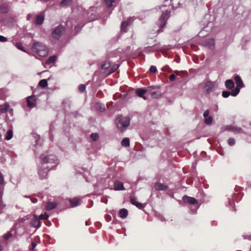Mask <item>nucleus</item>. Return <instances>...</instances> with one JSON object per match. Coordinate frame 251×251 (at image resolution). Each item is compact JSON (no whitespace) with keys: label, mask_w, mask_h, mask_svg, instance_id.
Wrapping results in <instances>:
<instances>
[{"label":"nucleus","mask_w":251,"mask_h":251,"mask_svg":"<svg viewBox=\"0 0 251 251\" xmlns=\"http://www.w3.org/2000/svg\"><path fill=\"white\" fill-rule=\"evenodd\" d=\"M85 224H86V225H87V226L89 225V222H88V221H86V222H85Z\"/></svg>","instance_id":"obj_55"},{"label":"nucleus","mask_w":251,"mask_h":251,"mask_svg":"<svg viewBox=\"0 0 251 251\" xmlns=\"http://www.w3.org/2000/svg\"><path fill=\"white\" fill-rule=\"evenodd\" d=\"M106 219H107V220L108 221H109L110 220V218H106Z\"/></svg>","instance_id":"obj_59"},{"label":"nucleus","mask_w":251,"mask_h":251,"mask_svg":"<svg viewBox=\"0 0 251 251\" xmlns=\"http://www.w3.org/2000/svg\"><path fill=\"white\" fill-rule=\"evenodd\" d=\"M65 32V28L61 25L57 26L52 32V37L57 40L63 35Z\"/></svg>","instance_id":"obj_4"},{"label":"nucleus","mask_w":251,"mask_h":251,"mask_svg":"<svg viewBox=\"0 0 251 251\" xmlns=\"http://www.w3.org/2000/svg\"><path fill=\"white\" fill-rule=\"evenodd\" d=\"M133 22L132 18L130 17L126 21H123L121 25V30L122 32H126V27Z\"/></svg>","instance_id":"obj_5"},{"label":"nucleus","mask_w":251,"mask_h":251,"mask_svg":"<svg viewBox=\"0 0 251 251\" xmlns=\"http://www.w3.org/2000/svg\"><path fill=\"white\" fill-rule=\"evenodd\" d=\"M182 199L185 203H188L193 205H196L198 203L197 200L193 197L185 196L183 197Z\"/></svg>","instance_id":"obj_7"},{"label":"nucleus","mask_w":251,"mask_h":251,"mask_svg":"<svg viewBox=\"0 0 251 251\" xmlns=\"http://www.w3.org/2000/svg\"><path fill=\"white\" fill-rule=\"evenodd\" d=\"M230 95V93L229 91H224L222 92V96L224 98H228Z\"/></svg>","instance_id":"obj_35"},{"label":"nucleus","mask_w":251,"mask_h":251,"mask_svg":"<svg viewBox=\"0 0 251 251\" xmlns=\"http://www.w3.org/2000/svg\"><path fill=\"white\" fill-rule=\"evenodd\" d=\"M147 90L145 89L138 88L136 90V94L137 95L141 98H143L144 100H146L145 97L144 96V94L147 92Z\"/></svg>","instance_id":"obj_12"},{"label":"nucleus","mask_w":251,"mask_h":251,"mask_svg":"<svg viewBox=\"0 0 251 251\" xmlns=\"http://www.w3.org/2000/svg\"><path fill=\"white\" fill-rule=\"evenodd\" d=\"M215 86V84L214 82L212 81H207L204 86V91L205 92L208 94L210 93L213 89L214 88Z\"/></svg>","instance_id":"obj_8"},{"label":"nucleus","mask_w":251,"mask_h":251,"mask_svg":"<svg viewBox=\"0 0 251 251\" xmlns=\"http://www.w3.org/2000/svg\"><path fill=\"white\" fill-rule=\"evenodd\" d=\"M225 85L227 89L231 90L234 88V83L232 80L228 79L226 81Z\"/></svg>","instance_id":"obj_18"},{"label":"nucleus","mask_w":251,"mask_h":251,"mask_svg":"<svg viewBox=\"0 0 251 251\" xmlns=\"http://www.w3.org/2000/svg\"><path fill=\"white\" fill-rule=\"evenodd\" d=\"M121 145L123 147H128L130 145V141L128 138H125L121 142Z\"/></svg>","instance_id":"obj_23"},{"label":"nucleus","mask_w":251,"mask_h":251,"mask_svg":"<svg viewBox=\"0 0 251 251\" xmlns=\"http://www.w3.org/2000/svg\"><path fill=\"white\" fill-rule=\"evenodd\" d=\"M4 182L2 175L0 173V184H3Z\"/></svg>","instance_id":"obj_48"},{"label":"nucleus","mask_w":251,"mask_h":251,"mask_svg":"<svg viewBox=\"0 0 251 251\" xmlns=\"http://www.w3.org/2000/svg\"><path fill=\"white\" fill-rule=\"evenodd\" d=\"M119 67V66L118 65H115L112 68V72L115 71Z\"/></svg>","instance_id":"obj_49"},{"label":"nucleus","mask_w":251,"mask_h":251,"mask_svg":"<svg viewBox=\"0 0 251 251\" xmlns=\"http://www.w3.org/2000/svg\"><path fill=\"white\" fill-rule=\"evenodd\" d=\"M9 11V7L6 3L0 5V13H6Z\"/></svg>","instance_id":"obj_16"},{"label":"nucleus","mask_w":251,"mask_h":251,"mask_svg":"<svg viewBox=\"0 0 251 251\" xmlns=\"http://www.w3.org/2000/svg\"><path fill=\"white\" fill-rule=\"evenodd\" d=\"M162 70H163V71H165V70L164 69V68H162Z\"/></svg>","instance_id":"obj_60"},{"label":"nucleus","mask_w":251,"mask_h":251,"mask_svg":"<svg viewBox=\"0 0 251 251\" xmlns=\"http://www.w3.org/2000/svg\"><path fill=\"white\" fill-rule=\"evenodd\" d=\"M41 159L44 163H47L49 162L48 157L46 156L42 157Z\"/></svg>","instance_id":"obj_43"},{"label":"nucleus","mask_w":251,"mask_h":251,"mask_svg":"<svg viewBox=\"0 0 251 251\" xmlns=\"http://www.w3.org/2000/svg\"><path fill=\"white\" fill-rule=\"evenodd\" d=\"M226 129L228 130H232L233 131L240 132L242 130L241 128L237 126H226Z\"/></svg>","instance_id":"obj_24"},{"label":"nucleus","mask_w":251,"mask_h":251,"mask_svg":"<svg viewBox=\"0 0 251 251\" xmlns=\"http://www.w3.org/2000/svg\"><path fill=\"white\" fill-rule=\"evenodd\" d=\"M176 79V75L174 74H171L169 76V79L171 81H173Z\"/></svg>","instance_id":"obj_45"},{"label":"nucleus","mask_w":251,"mask_h":251,"mask_svg":"<svg viewBox=\"0 0 251 251\" xmlns=\"http://www.w3.org/2000/svg\"><path fill=\"white\" fill-rule=\"evenodd\" d=\"M15 46L19 50H20L23 51H25V48L21 43H20V42L16 43L15 44Z\"/></svg>","instance_id":"obj_31"},{"label":"nucleus","mask_w":251,"mask_h":251,"mask_svg":"<svg viewBox=\"0 0 251 251\" xmlns=\"http://www.w3.org/2000/svg\"><path fill=\"white\" fill-rule=\"evenodd\" d=\"M240 92V88H235L234 89H233L231 91V92L230 93V95H231L232 96H237Z\"/></svg>","instance_id":"obj_28"},{"label":"nucleus","mask_w":251,"mask_h":251,"mask_svg":"<svg viewBox=\"0 0 251 251\" xmlns=\"http://www.w3.org/2000/svg\"><path fill=\"white\" fill-rule=\"evenodd\" d=\"M150 72L152 73H156L157 72L156 67L154 66H151L150 68Z\"/></svg>","instance_id":"obj_36"},{"label":"nucleus","mask_w":251,"mask_h":251,"mask_svg":"<svg viewBox=\"0 0 251 251\" xmlns=\"http://www.w3.org/2000/svg\"><path fill=\"white\" fill-rule=\"evenodd\" d=\"M56 59V57L55 55L50 56L48 59L46 61L45 64L49 65L51 63H54Z\"/></svg>","instance_id":"obj_25"},{"label":"nucleus","mask_w":251,"mask_h":251,"mask_svg":"<svg viewBox=\"0 0 251 251\" xmlns=\"http://www.w3.org/2000/svg\"><path fill=\"white\" fill-rule=\"evenodd\" d=\"M44 20V15L42 13H40L37 15L35 21V24L36 25H40L43 24Z\"/></svg>","instance_id":"obj_11"},{"label":"nucleus","mask_w":251,"mask_h":251,"mask_svg":"<svg viewBox=\"0 0 251 251\" xmlns=\"http://www.w3.org/2000/svg\"><path fill=\"white\" fill-rule=\"evenodd\" d=\"M174 73H175V74H176L178 75V73H179V72H178V71H174Z\"/></svg>","instance_id":"obj_54"},{"label":"nucleus","mask_w":251,"mask_h":251,"mask_svg":"<svg viewBox=\"0 0 251 251\" xmlns=\"http://www.w3.org/2000/svg\"><path fill=\"white\" fill-rule=\"evenodd\" d=\"M213 122V118L211 116H208L204 118V122L207 125H210Z\"/></svg>","instance_id":"obj_29"},{"label":"nucleus","mask_w":251,"mask_h":251,"mask_svg":"<svg viewBox=\"0 0 251 251\" xmlns=\"http://www.w3.org/2000/svg\"><path fill=\"white\" fill-rule=\"evenodd\" d=\"M39 85L40 86L44 88L48 85V82L46 79H42L39 81Z\"/></svg>","instance_id":"obj_27"},{"label":"nucleus","mask_w":251,"mask_h":251,"mask_svg":"<svg viewBox=\"0 0 251 251\" xmlns=\"http://www.w3.org/2000/svg\"><path fill=\"white\" fill-rule=\"evenodd\" d=\"M128 215V211L125 208L121 209L119 211V216L123 218H126Z\"/></svg>","instance_id":"obj_19"},{"label":"nucleus","mask_w":251,"mask_h":251,"mask_svg":"<svg viewBox=\"0 0 251 251\" xmlns=\"http://www.w3.org/2000/svg\"><path fill=\"white\" fill-rule=\"evenodd\" d=\"M12 236V234L10 231H7L6 233H5L3 237L5 240H8Z\"/></svg>","instance_id":"obj_33"},{"label":"nucleus","mask_w":251,"mask_h":251,"mask_svg":"<svg viewBox=\"0 0 251 251\" xmlns=\"http://www.w3.org/2000/svg\"><path fill=\"white\" fill-rule=\"evenodd\" d=\"M36 246V244L35 242H32L31 244V247H30L29 249L30 250H33Z\"/></svg>","instance_id":"obj_46"},{"label":"nucleus","mask_w":251,"mask_h":251,"mask_svg":"<svg viewBox=\"0 0 251 251\" xmlns=\"http://www.w3.org/2000/svg\"><path fill=\"white\" fill-rule=\"evenodd\" d=\"M13 137V131L12 130L9 129L7 131L5 137V139L7 140H10Z\"/></svg>","instance_id":"obj_26"},{"label":"nucleus","mask_w":251,"mask_h":251,"mask_svg":"<svg viewBox=\"0 0 251 251\" xmlns=\"http://www.w3.org/2000/svg\"><path fill=\"white\" fill-rule=\"evenodd\" d=\"M130 201L132 204L135 205L139 209H142L144 207L143 204L137 201V198L136 197H130Z\"/></svg>","instance_id":"obj_9"},{"label":"nucleus","mask_w":251,"mask_h":251,"mask_svg":"<svg viewBox=\"0 0 251 251\" xmlns=\"http://www.w3.org/2000/svg\"><path fill=\"white\" fill-rule=\"evenodd\" d=\"M234 80L235 81L236 85L237 88H242L243 86V81L240 76L237 75L234 77Z\"/></svg>","instance_id":"obj_15"},{"label":"nucleus","mask_w":251,"mask_h":251,"mask_svg":"<svg viewBox=\"0 0 251 251\" xmlns=\"http://www.w3.org/2000/svg\"><path fill=\"white\" fill-rule=\"evenodd\" d=\"M69 202L72 207H75L79 205L80 200L77 198H74L73 199H70L69 200Z\"/></svg>","instance_id":"obj_20"},{"label":"nucleus","mask_w":251,"mask_h":251,"mask_svg":"<svg viewBox=\"0 0 251 251\" xmlns=\"http://www.w3.org/2000/svg\"><path fill=\"white\" fill-rule=\"evenodd\" d=\"M97 107L99 108L101 112H102L105 110V107L104 105H101L100 103L97 104Z\"/></svg>","instance_id":"obj_38"},{"label":"nucleus","mask_w":251,"mask_h":251,"mask_svg":"<svg viewBox=\"0 0 251 251\" xmlns=\"http://www.w3.org/2000/svg\"><path fill=\"white\" fill-rule=\"evenodd\" d=\"M78 28V26H76L75 28V30L76 31V32H78V31L77 30Z\"/></svg>","instance_id":"obj_53"},{"label":"nucleus","mask_w":251,"mask_h":251,"mask_svg":"<svg viewBox=\"0 0 251 251\" xmlns=\"http://www.w3.org/2000/svg\"><path fill=\"white\" fill-rule=\"evenodd\" d=\"M106 218H111L110 216H109V215H106Z\"/></svg>","instance_id":"obj_57"},{"label":"nucleus","mask_w":251,"mask_h":251,"mask_svg":"<svg viewBox=\"0 0 251 251\" xmlns=\"http://www.w3.org/2000/svg\"><path fill=\"white\" fill-rule=\"evenodd\" d=\"M86 87L84 84H80L79 86L78 90L80 92H83L85 90Z\"/></svg>","instance_id":"obj_37"},{"label":"nucleus","mask_w":251,"mask_h":251,"mask_svg":"<svg viewBox=\"0 0 251 251\" xmlns=\"http://www.w3.org/2000/svg\"><path fill=\"white\" fill-rule=\"evenodd\" d=\"M57 203L55 202H48L46 206V209L47 210H51L56 207Z\"/></svg>","instance_id":"obj_14"},{"label":"nucleus","mask_w":251,"mask_h":251,"mask_svg":"<svg viewBox=\"0 0 251 251\" xmlns=\"http://www.w3.org/2000/svg\"><path fill=\"white\" fill-rule=\"evenodd\" d=\"M27 105L30 108L34 107L36 105V97L34 95L29 96L26 99Z\"/></svg>","instance_id":"obj_6"},{"label":"nucleus","mask_w":251,"mask_h":251,"mask_svg":"<svg viewBox=\"0 0 251 251\" xmlns=\"http://www.w3.org/2000/svg\"><path fill=\"white\" fill-rule=\"evenodd\" d=\"M157 93L156 92H153L151 94V96L152 98H156L155 95H156Z\"/></svg>","instance_id":"obj_51"},{"label":"nucleus","mask_w":251,"mask_h":251,"mask_svg":"<svg viewBox=\"0 0 251 251\" xmlns=\"http://www.w3.org/2000/svg\"><path fill=\"white\" fill-rule=\"evenodd\" d=\"M0 251H2V246L0 244Z\"/></svg>","instance_id":"obj_56"},{"label":"nucleus","mask_w":251,"mask_h":251,"mask_svg":"<svg viewBox=\"0 0 251 251\" xmlns=\"http://www.w3.org/2000/svg\"><path fill=\"white\" fill-rule=\"evenodd\" d=\"M99 137V135L97 133H93L91 134V138L93 141L97 140Z\"/></svg>","instance_id":"obj_34"},{"label":"nucleus","mask_w":251,"mask_h":251,"mask_svg":"<svg viewBox=\"0 0 251 251\" xmlns=\"http://www.w3.org/2000/svg\"><path fill=\"white\" fill-rule=\"evenodd\" d=\"M9 108L8 104L5 103L0 106V112L1 113H6Z\"/></svg>","instance_id":"obj_21"},{"label":"nucleus","mask_w":251,"mask_h":251,"mask_svg":"<svg viewBox=\"0 0 251 251\" xmlns=\"http://www.w3.org/2000/svg\"><path fill=\"white\" fill-rule=\"evenodd\" d=\"M115 0H104V2L108 8L112 7L113 3L115 2Z\"/></svg>","instance_id":"obj_30"},{"label":"nucleus","mask_w":251,"mask_h":251,"mask_svg":"<svg viewBox=\"0 0 251 251\" xmlns=\"http://www.w3.org/2000/svg\"><path fill=\"white\" fill-rule=\"evenodd\" d=\"M114 190L119 191V190H125V188L124 187L123 184L122 182L119 180H116L114 182Z\"/></svg>","instance_id":"obj_10"},{"label":"nucleus","mask_w":251,"mask_h":251,"mask_svg":"<svg viewBox=\"0 0 251 251\" xmlns=\"http://www.w3.org/2000/svg\"><path fill=\"white\" fill-rule=\"evenodd\" d=\"M209 114V110L208 109L206 110L203 113V117H204V118H205L206 117H208Z\"/></svg>","instance_id":"obj_47"},{"label":"nucleus","mask_w":251,"mask_h":251,"mask_svg":"<svg viewBox=\"0 0 251 251\" xmlns=\"http://www.w3.org/2000/svg\"><path fill=\"white\" fill-rule=\"evenodd\" d=\"M155 188L157 190H166L168 187L160 182H157L155 185Z\"/></svg>","instance_id":"obj_13"},{"label":"nucleus","mask_w":251,"mask_h":251,"mask_svg":"<svg viewBox=\"0 0 251 251\" xmlns=\"http://www.w3.org/2000/svg\"><path fill=\"white\" fill-rule=\"evenodd\" d=\"M48 217H49V216L46 213H45L44 214H41L39 216V219L41 220H45V219H48Z\"/></svg>","instance_id":"obj_40"},{"label":"nucleus","mask_w":251,"mask_h":251,"mask_svg":"<svg viewBox=\"0 0 251 251\" xmlns=\"http://www.w3.org/2000/svg\"><path fill=\"white\" fill-rule=\"evenodd\" d=\"M99 93H100V94H101V93H102V92H101L100 90V91L98 92V94H99Z\"/></svg>","instance_id":"obj_58"},{"label":"nucleus","mask_w":251,"mask_h":251,"mask_svg":"<svg viewBox=\"0 0 251 251\" xmlns=\"http://www.w3.org/2000/svg\"><path fill=\"white\" fill-rule=\"evenodd\" d=\"M73 0H62L60 3L62 7L65 6H70L72 4Z\"/></svg>","instance_id":"obj_22"},{"label":"nucleus","mask_w":251,"mask_h":251,"mask_svg":"<svg viewBox=\"0 0 251 251\" xmlns=\"http://www.w3.org/2000/svg\"><path fill=\"white\" fill-rule=\"evenodd\" d=\"M39 176H40V178L41 179L45 178L47 176V174L46 172H43V173H42L41 171L39 172Z\"/></svg>","instance_id":"obj_39"},{"label":"nucleus","mask_w":251,"mask_h":251,"mask_svg":"<svg viewBox=\"0 0 251 251\" xmlns=\"http://www.w3.org/2000/svg\"><path fill=\"white\" fill-rule=\"evenodd\" d=\"M180 57L179 56H176L175 57V60L177 62V63H179L180 62Z\"/></svg>","instance_id":"obj_50"},{"label":"nucleus","mask_w":251,"mask_h":251,"mask_svg":"<svg viewBox=\"0 0 251 251\" xmlns=\"http://www.w3.org/2000/svg\"><path fill=\"white\" fill-rule=\"evenodd\" d=\"M228 143L230 146H233L235 144V140L233 138H229L228 140Z\"/></svg>","instance_id":"obj_41"},{"label":"nucleus","mask_w":251,"mask_h":251,"mask_svg":"<svg viewBox=\"0 0 251 251\" xmlns=\"http://www.w3.org/2000/svg\"><path fill=\"white\" fill-rule=\"evenodd\" d=\"M206 43L209 46H213L214 45V41L212 39H210L207 40Z\"/></svg>","instance_id":"obj_42"},{"label":"nucleus","mask_w":251,"mask_h":251,"mask_svg":"<svg viewBox=\"0 0 251 251\" xmlns=\"http://www.w3.org/2000/svg\"><path fill=\"white\" fill-rule=\"evenodd\" d=\"M40 1H42V2H47V1H48L49 0H40Z\"/></svg>","instance_id":"obj_52"},{"label":"nucleus","mask_w":251,"mask_h":251,"mask_svg":"<svg viewBox=\"0 0 251 251\" xmlns=\"http://www.w3.org/2000/svg\"><path fill=\"white\" fill-rule=\"evenodd\" d=\"M170 11H166V12L163 13L160 16L159 20L158 26L160 28H163L166 23L168 18L170 17Z\"/></svg>","instance_id":"obj_3"},{"label":"nucleus","mask_w":251,"mask_h":251,"mask_svg":"<svg viewBox=\"0 0 251 251\" xmlns=\"http://www.w3.org/2000/svg\"><path fill=\"white\" fill-rule=\"evenodd\" d=\"M31 225L32 226L39 227L41 226V223L37 217H35L31 221Z\"/></svg>","instance_id":"obj_17"},{"label":"nucleus","mask_w":251,"mask_h":251,"mask_svg":"<svg viewBox=\"0 0 251 251\" xmlns=\"http://www.w3.org/2000/svg\"><path fill=\"white\" fill-rule=\"evenodd\" d=\"M110 66V63L108 61H105L103 64L101 65V68L102 69L105 70L109 68Z\"/></svg>","instance_id":"obj_32"},{"label":"nucleus","mask_w":251,"mask_h":251,"mask_svg":"<svg viewBox=\"0 0 251 251\" xmlns=\"http://www.w3.org/2000/svg\"><path fill=\"white\" fill-rule=\"evenodd\" d=\"M31 50L41 57L47 56L49 53V49L43 43L34 42L31 47Z\"/></svg>","instance_id":"obj_1"},{"label":"nucleus","mask_w":251,"mask_h":251,"mask_svg":"<svg viewBox=\"0 0 251 251\" xmlns=\"http://www.w3.org/2000/svg\"><path fill=\"white\" fill-rule=\"evenodd\" d=\"M7 41V39L2 36V35H0V41L1 42H6Z\"/></svg>","instance_id":"obj_44"},{"label":"nucleus","mask_w":251,"mask_h":251,"mask_svg":"<svg viewBox=\"0 0 251 251\" xmlns=\"http://www.w3.org/2000/svg\"><path fill=\"white\" fill-rule=\"evenodd\" d=\"M115 123L118 129L124 131L130 125V119L128 117L118 116L115 120Z\"/></svg>","instance_id":"obj_2"}]
</instances>
